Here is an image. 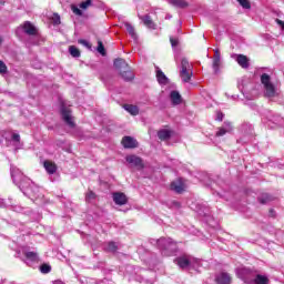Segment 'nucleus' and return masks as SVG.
Wrapping results in <instances>:
<instances>
[{
	"label": "nucleus",
	"instance_id": "obj_1",
	"mask_svg": "<svg viewBox=\"0 0 284 284\" xmlns=\"http://www.w3.org/2000/svg\"><path fill=\"white\" fill-rule=\"evenodd\" d=\"M11 172V179L13 180V183L18 185V187L23 192L26 196H29V199H42L43 193H41V189L37 186V184L32 183V181L26 175L22 174L21 170H19L17 166L11 165L10 168Z\"/></svg>",
	"mask_w": 284,
	"mask_h": 284
},
{
	"label": "nucleus",
	"instance_id": "obj_2",
	"mask_svg": "<svg viewBox=\"0 0 284 284\" xmlns=\"http://www.w3.org/2000/svg\"><path fill=\"white\" fill-rule=\"evenodd\" d=\"M236 274L241 281L245 284H268L270 278L265 275L258 274V271L254 268L240 267L236 270Z\"/></svg>",
	"mask_w": 284,
	"mask_h": 284
},
{
	"label": "nucleus",
	"instance_id": "obj_3",
	"mask_svg": "<svg viewBox=\"0 0 284 284\" xmlns=\"http://www.w3.org/2000/svg\"><path fill=\"white\" fill-rule=\"evenodd\" d=\"M152 245H156L160 251H162V254L164 256H172L174 252H176V242H174L172 239L168 237H161L159 240H151Z\"/></svg>",
	"mask_w": 284,
	"mask_h": 284
},
{
	"label": "nucleus",
	"instance_id": "obj_4",
	"mask_svg": "<svg viewBox=\"0 0 284 284\" xmlns=\"http://www.w3.org/2000/svg\"><path fill=\"white\" fill-rule=\"evenodd\" d=\"M175 265H178L181 270H199L201 267V260L192 257L190 255H183L174 260Z\"/></svg>",
	"mask_w": 284,
	"mask_h": 284
},
{
	"label": "nucleus",
	"instance_id": "obj_5",
	"mask_svg": "<svg viewBox=\"0 0 284 284\" xmlns=\"http://www.w3.org/2000/svg\"><path fill=\"white\" fill-rule=\"evenodd\" d=\"M261 83L264 89V95L267 97V99H274V97H278V89L272 83V78H270V74L263 73L261 75Z\"/></svg>",
	"mask_w": 284,
	"mask_h": 284
},
{
	"label": "nucleus",
	"instance_id": "obj_6",
	"mask_svg": "<svg viewBox=\"0 0 284 284\" xmlns=\"http://www.w3.org/2000/svg\"><path fill=\"white\" fill-rule=\"evenodd\" d=\"M180 78L183 83H190L192 80V64L185 58L181 60Z\"/></svg>",
	"mask_w": 284,
	"mask_h": 284
},
{
	"label": "nucleus",
	"instance_id": "obj_7",
	"mask_svg": "<svg viewBox=\"0 0 284 284\" xmlns=\"http://www.w3.org/2000/svg\"><path fill=\"white\" fill-rule=\"evenodd\" d=\"M186 189L187 184L183 179H178L171 183V190L176 192V194H182V192H185Z\"/></svg>",
	"mask_w": 284,
	"mask_h": 284
},
{
	"label": "nucleus",
	"instance_id": "obj_8",
	"mask_svg": "<svg viewBox=\"0 0 284 284\" xmlns=\"http://www.w3.org/2000/svg\"><path fill=\"white\" fill-rule=\"evenodd\" d=\"M19 30H23L24 34H28L29 37H34V34H37V27L30 21H26L18 28L17 32H19Z\"/></svg>",
	"mask_w": 284,
	"mask_h": 284
},
{
	"label": "nucleus",
	"instance_id": "obj_9",
	"mask_svg": "<svg viewBox=\"0 0 284 284\" xmlns=\"http://www.w3.org/2000/svg\"><path fill=\"white\" fill-rule=\"evenodd\" d=\"M61 114H62V119L67 123V125L69 128H74V121H72V113H71V111L68 108L62 106Z\"/></svg>",
	"mask_w": 284,
	"mask_h": 284
},
{
	"label": "nucleus",
	"instance_id": "obj_10",
	"mask_svg": "<svg viewBox=\"0 0 284 284\" xmlns=\"http://www.w3.org/2000/svg\"><path fill=\"white\" fill-rule=\"evenodd\" d=\"M138 17H139V20L142 21L143 26L149 28V30H156V23H154L150 14H145V16L139 14Z\"/></svg>",
	"mask_w": 284,
	"mask_h": 284
},
{
	"label": "nucleus",
	"instance_id": "obj_11",
	"mask_svg": "<svg viewBox=\"0 0 284 284\" xmlns=\"http://www.w3.org/2000/svg\"><path fill=\"white\" fill-rule=\"evenodd\" d=\"M126 162L133 168H138V170H143V160L136 155H128Z\"/></svg>",
	"mask_w": 284,
	"mask_h": 284
},
{
	"label": "nucleus",
	"instance_id": "obj_12",
	"mask_svg": "<svg viewBox=\"0 0 284 284\" xmlns=\"http://www.w3.org/2000/svg\"><path fill=\"white\" fill-rule=\"evenodd\" d=\"M234 130V126L231 122H224L221 128L217 129L215 136H225V134H230Z\"/></svg>",
	"mask_w": 284,
	"mask_h": 284
},
{
	"label": "nucleus",
	"instance_id": "obj_13",
	"mask_svg": "<svg viewBox=\"0 0 284 284\" xmlns=\"http://www.w3.org/2000/svg\"><path fill=\"white\" fill-rule=\"evenodd\" d=\"M24 256H26L24 263L27 265H32V263H38L39 261V254L33 251H26Z\"/></svg>",
	"mask_w": 284,
	"mask_h": 284
},
{
	"label": "nucleus",
	"instance_id": "obj_14",
	"mask_svg": "<svg viewBox=\"0 0 284 284\" xmlns=\"http://www.w3.org/2000/svg\"><path fill=\"white\" fill-rule=\"evenodd\" d=\"M122 145L125 149L132 150L139 146V142H136V140L132 136H124L122 139Z\"/></svg>",
	"mask_w": 284,
	"mask_h": 284
},
{
	"label": "nucleus",
	"instance_id": "obj_15",
	"mask_svg": "<svg viewBox=\"0 0 284 284\" xmlns=\"http://www.w3.org/2000/svg\"><path fill=\"white\" fill-rule=\"evenodd\" d=\"M112 199L115 205H125L128 203V196L121 192L113 193Z\"/></svg>",
	"mask_w": 284,
	"mask_h": 284
},
{
	"label": "nucleus",
	"instance_id": "obj_16",
	"mask_svg": "<svg viewBox=\"0 0 284 284\" xmlns=\"http://www.w3.org/2000/svg\"><path fill=\"white\" fill-rule=\"evenodd\" d=\"M113 65L119 72H124V70H128L130 67L128 65V62L121 58H118L114 60Z\"/></svg>",
	"mask_w": 284,
	"mask_h": 284
},
{
	"label": "nucleus",
	"instance_id": "obj_17",
	"mask_svg": "<svg viewBox=\"0 0 284 284\" xmlns=\"http://www.w3.org/2000/svg\"><path fill=\"white\" fill-rule=\"evenodd\" d=\"M215 281L217 284H230L232 283V277L227 273H220Z\"/></svg>",
	"mask_w": 284,
	"mask_h": 284
},
{
	"label": "nucleus",
	"instance_id": "obj_18",
	"mask_svg": "<svg viewBox=\"0 0 284 284\" xmlns=\"http://www.w3.org/2000/svg\"><path fill=\"white\" fill-rule=\"evenodd\" d=\"M241 132L244 133L245 136H252L254 134V126L245 122L241 125Z\"/></svg>",
	"mask_w": 284,
	"mask_h": 284
},
{
	"label": "nucleus",
	"instance_id": "obj_19",
	"mask_svg": "<svg viewBox=\"0 0 284 284\" xmlns=\"http://www.w3.org/2000/svg\"><path fill=\"white\" fill-rule=\"evenodd\" d=\"M156 79L161 85H168V83L170 81L168 79V77L165 75V73H163V71L161 69H156Z\"/></svg>",
	"mask_w": 284,
	"mask_h": 284
},
{
	"label": "nucleus",
	"instance_id": "obj_20",
	"mask_svg": "<svg viewBox=\"0 0 284 284\" xmlns=\"http://www.w3.org/2000/svg\"><path fill=\"white\" fill-rule=\"evenodd\" d=\"M236 62L239 65H241V68H250V60L243 54L236 55Z\"/></svg>",
	"mask_w": 284,
	"mask_h": 284
},
{
	"label": "nucleus",
	"instance_id": "obj_21",
	"mask_svg": "<svg viewBox=\"0 0 284 284\" xmlns=\"http://www.w3.org/2000/svg\"><path fill=\"white\" fill-rule=\"evenodd\" d=\"M170 99L173 103V105H181V93H179V91H172L170 94Z\"/></svg>",
	"mask_w": 284,
	"mask_h": 284
},
{
	"label": "nucleus",
	"instance_id": "obj_22",
	"mask_svg": "<svg viewBox=\"0 0 284 284\" xmlns=\"http://www.w3.org/2000/svg\"><path fill=\"white\" fill-rule=\"evenodd\" d=\"M170 6H173V8H187V1L185 0H168Z\"/></svg>",
	"mask_w": 284,
	"mask_h": 284
},
{
	"label": "nucleus",
	"instance_id": "obj_23",
	"mask_svg": "<svg viewBox=\"0 0 284 284\" xmlns=\"http://www.w3.org/2000/svg\"><path fill=\"white\" fill-rule=\"evenodd\" d=\"M158 136L160 139V141H168L171 136H172V131L170 130H161L158 132Z\"/></svg>",
	"mask_w": 284,
	"mask_h": 284
},
{
	"label": "nucleus",
	"instance_id": "obj_24",
	"mask_svg": "<svg viewBox=\"0 0 284 284\" xmlns=\"http://www.w3.org/2000/svg\"><path fill=\"white\" fill-rule=\"evenodd\" d=\"M44 169L48 174H54L57 172V164H54V162L44 161Z\"/></svg>",
	"mask_w": 284,
	"mask_h": 284
},
{
	"label": "nucleus",
	"instance_id": "obj_25",
	"mask_svg": "<svg viewBox=\"0 0 284 284\" xmlns=\"http://www.w3.org/2000/svg\"><path fill=\"white\" fill-rule=\"evenodd\" d=\"M221 58H213L212 68L214 74H219L221 72Z\"/></svg>",
	"mask_w": 284,
	"mask_h": 284
},
{
	"label": "nucleus",
	"instance_id": "obj_26",
	"mask_svg": "<svg viewBox=\"0 0 284 284\" xmlns=\"http://www.w3.org/2000/svg\"><path fill=\"white\" fill-rule=\"evenodd\" d=\"M120 75L125 81H132L134 79V73L130 70V68L122 71Z\"/></svg>",
	"mask_w": 284,
	"mask_h": 284
},
{
	"label": "nucleus",
	"instance_id": "obj_27",
	"mask_svg": "<svg viewBox=\"0 0 284 284\" xmlns=\"http://www.w3.org/2000/svg\"><path fill=\"white\" fill-rule=\"evenodd\" d=\"M124 110L129 112V114H132V116H136L139 114V106L133 104H126L124 105Z\"/></svg>",
	"mask_w": 284,
	"mask_h": 284
},
{
	"label": "nucleus",
	"instance_id": "obj_28",
	"mask_svg": "<svg viewBox=\"0 0 284 284\" xmlns=\"http://www.w3.org/2000/svg\"><path fill=\"white\" fill-rule=\"evenodd\" d=\"M274 197H272V195H270L268 193H264L258 197L260 203H262V205H265V203H270V201H273Z\"/></svg>",
	"mask_w": 284,
	"mask_h": 284
},
{
	"label": "nucleus",
	"instance_id": "obj_29",
	"mask_svg": "<svg viewBox=\"0 0 284 284\" xmlns=\"http://www.w3.org/2000/svg\"><path fill=\"white\" fill-rule=\"evenodd\" d=\"M124 26H125V29H126L128 33L130 34V37H131L132 39L136 40V31L134 30V28L132 27V24H130V23L126 22Z\"/></svg>",
	"mask_w": 284,
	"mask_h": 284
},
{
	"label": "nucleus",
	"instance_id": "obj_30",
	"mask_svg": "<svg viewBox=\"0 0 284 284\" xmlns=\"http://www.w3.org/2000/svg\"><path fill=\"white\" fill-rule=\"evenodd\" d=\"M104 250H105L106 252L114 253V252H116V250H119V245H118L116 243H114V242H109V243L106 244V246L104 247Z\"/></svg>",
	"mask_w": 284,
	"mask_h": 284
},
{
	"label": "nucleus",
	"instance_id": "obj_31",
	"mask_svg": "<svg viewBox=\"0 0 284 284\" xmlns=\"http://www.w3.org/2000/svg\"><path fill=\"white\" fill-rule=\"evenodd\" d=\"M69 52H70L71 57H74L75 59L81 57V52L74 45H71L69 48Z\"/></svg>",
	"mask_w": 284,
	"mask_h": 284
},
{
	"label": "nucleus",
	"instance_id": "obj_32",
	"mask_svg": "<svg viewBox=\"0 0 284 284\" xmlns=\"http://www.w3.org/2000/svg\"><path fill=\"white\" fill-rule=\"evenodd\" d=\"M40 272L42 274H50V272H52V266H50L49 264H42L40 266Z\"/></svg>",
	"mask_w": 284,
	"mask_h": 284
},
{
	"label": "nucleus",
	"instance_id": "obj_33",
	"mask_svg": "<svg viewBox=\"0 0 284 284\" xmlns=\"http://www.w3.org/2000/svg\"><path fill=\"white\" fill-rule=\"evenodd\" d=\"M92 7V0H85L79 4L81 10H88V8Z\"/></svg>",
	"mask_w": 284,
	"mask_h": 284
},
{
	"label": "nucleus",
	"instance_id": "obj_34",
	"mask_svg": "<svg viewBox=\"0 0 284 284\" xmlns=\"http://www.w3.org/2000/svg\"><path fill=\"white\" fill-rule=\"evenodd\" d=\"M98 52L102 54V57H105V47H103V42L101 40L98 41Z\"/></svg>",
	"mask_w": 284,
	"mask_h": 284
},
{
	"label": "nucleus",
	"instance_id": "obj_35",
	"mask_svg": "<svg viewBox=\"0 0 284 284\" xmlns=\"http://www.w3.org/2000/svg\"><path fill=\"white\" fill-rule=\"evenodd\" d=\"M197 214H200V216H207L210 214V209L202 206L197 209Z\"/></svg>",
	"mask_w": 284,
	"mask_h": 284
},
{
	"label": "nucleus",
	"instance_id": "obj_36",
	"mask_svg": "<svg viewBox=\"0 0 284 284\" xmlns=\"http://www.w3.org/2000/svg\"><path fill=\"white\" fill-rule=\"evenodd\" d=\"M237 2H239L240 6H242V8H244L245 10H250V8H252V6L250 4V0H237Z\"/></svg>",
	"mask_w": 284,
	"mask_h": 284
},
{
	"label": "nucleus",
	"instance_id": "obj_37",
	"mask_svg": "<svg viewBox=\"0 0 284 284\" xmlns=\"http://www.w3.org/2000/svg\"><path fill=\"white\" fill-rule=\"evenodd\" d=\"M97 199V194H94V192L89 191L85 195V201H88V203L94 201Z\"/></svg>",
	"mask_w": 284,
	"mask_h": 284
},
{
	"label": "nucleus",
	"instance_id": "obj_38",
	"mask_svg": "<svg viewBox=\"0 0 284 284\" xmlns=\"http://www.w3.org/2000/svg\"><path fill=\"white\" fill-rule=\"evenodd\" d=\"M8 73V65H6L4 61L0 60V74H7Z\"/></svg>",
	"mask_w": 284,
	"mask_h": 284
},
{
	"label": "nucleus",
	"instance_id": "obj_39",
	"mask_svg": "<svg viewBox=\"0 0 284 284\" xmlns=\"http://www.w3.org/2000/svg\"><path fill=\"white\" fill-rule=\"evenodd\" d=\"M71 10H72L73 14H77V17H83V11H81V9H79L78 7L72 6Z\"/></svg>",
	"mask_w": 284,
	"mask_h": 284
},
{
	"label": "nucleus",
	"instance_id": "obj_40",
	"mask_svg": "<svg viewBox=\"0 0 284 284\" xmlns=\"http://www.w3.org/2000/svg\"><path fill=\"white\" fill-rule=\"evenodd\" d=\"M52 21H53L54 26H59V24H61V17L58 13H54L52 17Z\"/></svg>",
	"mask_w": 284,
	"mask_h": 284
},
{
	"label": "nucleus",
	"instance_id": "obj_41",
	"mask_svg": "<svg viewBox=\"0 0 284 284\" xmlns=\"http://www.w3.org/2000/svg\"><path fill=\"white\" fill-rule=\"evenodd\" d=\"M11 140L13 141V143H20L21 135H19V133H12Z\"/></svg>",
	"mask_w": 284,
	"mask_h": 284
},
{
	"label": "nucleus",
	"instance_id": "obj_42",
	"mask_svg": "<svg viewBox=\"0 0 284 284\" xmlns=\"http://www.w3.org/2000/svg\"><path fill=\"white\" fill-rule=\"evenodd\" d=\"M170 42L172 48H176V45H179V39L176 38H170Z\"/></svg>",
	"mask_w": 284,
	"mask_h": 284
},
{
	"label": "nucleus",
	"instance_id": "obj_43",
	"mask_svg": "<svg viewBox=\"0 0 284 284\" xmlns=\"http://www.w3.org/2000/svg\"><path fill=\"white\" fill-rule=\"evenodd\" d=\"M79 43H81V45H84L85 48H92V45H90V42H88V40H79Z\"/></svg>",
	"mask_w": 284,
	"mask_h": 284
},
{
	"label": "nucleus",
	"instance_id": "obj_44",
	"mask_svg": "<svg viewBox=\"0 0 284 284\" xmlns=\"http://www.w3.org/2000/svg\"><path fill=\"white\" fill-rule=\"evenodd\" d=\"M213 52H214L213 58L221 59V51L219 49H214Z\"/></svg>",
	"mask_w": 284,
	"mask_h": 284
},
{
	"label": "nucleus",
	"instance_id": "obj_45",
	"mask_svg": "<svg viewBox=\"0 0 284 284\" xmlns=\"http://www.w3.org/2000/svg\"><path fill=\"white\" fill-rule=\"evenodd\" d=\"M223 116H225L223 113L217 112L215 120H216V121H223Z\"/></svg>",
	"mask_w": 284,
	"mask_h": 284
},
{
	"label": "nucleus",
	"instance_id": "obj_46",
	"mask_svg": "<svg viewBox=\"0 0 284 284\" xmlns=\"http://www.w3.org/2000/svg\"><path fill=\"white\" fill-rule=\"evenodd\" d=\"M277 26L282 28V30H284V21L283 20H280V19H276L275 20Z\"/></svg>",
	"mask_w": 284,
	"mask_h": 284
},
{
	"label": "nucleus",
	"instance_id": "obj_47",
	"mask_svg": "<svg viewBox=\"0 0 284 284\" xmlns=\"http://www.w3.org/2000/svg\"><path fill=\"white\" fill-rule=\"evenodd\" d=\"M0 207H6V201L3 199H0Z\"/></svg>",
	"mask_w": 284,
	"mask_h": 284
},
{
	"label": "nucleus",
	"instance_id": "obj_48",
	"mask_svg": "<svg viewBox=\"0 0 284 284\" xmlns=\"http://www.w3.org/2000/svg\"><path fill=\"white\" fill-rule=\"evenodd\" d=\"M53 284H65V283H63L62 281L58 280V281L53 282Z\"/></svg>",
	"mask_w": 284,
	"mask_h": 284
},
{
	"label": "nucleus",
	"instance_id": "obj_49",
	"mask_svg": "<svg viewBox=\"0 0 284 284\" xmlns=\"http://www.w3.org/2000/svg\"><path fill=\"white\" fill-rule=\"evenodd\" d=\"M270 216H274V210L270 211Z\"/></svg>",
	"mask_w": 284,
	"mask_h": 284
},
{
	"label": "nucleus",
	"instance_id": "obj_50",
	"mask_svg": "<svg viewBox=\"0 0 284 284\" xmlns=\"http://www.w3.org/2000/svg\"><path fill=\"white\" fill-rule=\"evenodd\" d=\"M0 43H3V38L0 36Z\"/></svg>",
	"mask_w": 284,
	"mask_h": 284
}]
</instances>
